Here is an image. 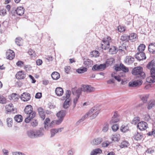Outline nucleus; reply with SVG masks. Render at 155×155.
<instances>
[{
	"label": "nucleus",
	"instance_id": "6e6d98bb",
	"mask_svg": "<svg viewBox=\"0 0 155 155\" xmlns=\"http://www.w3.org/2000/svg\"><path fill=\"white\" fill-rule=\"evenodd\" d=\"M71 94V91L70 90H68L66 92L65 95L66 96L65 98L66 99L70 98V97Z\"/></svg>",
	"mask_w": 155,
	"mask_h": 155
},
{
	"label": "nucleus",
	"instance_id": "37998d69",
	"mask_svg": "<svg viewBox=\"0 0 155 155\" xmlns=\"http://www.w3.org/2000/svg\"><path fill=\"white\" fill-rule=\"evenodd\" d=\"M109 125L107 123H105L104 124L103 128H102V131L104 132H106L109 129Z\"/></svg>",
	"mask_w": 155,
	"mask_h": 155
},
{
	"label": "nucleus",
	"instance_id": "0eeeda50",
	"mask_svg": "<svg viewBox=\"0 0 155 155\" xmlns=\"http://www.w3.org/2000/svg\"><path fill=\"white\" fill-rule=\"evenodd\" d=\"M82 91L87 93H90L94 92L95 88L91 85H83L82 86Z\"/></svg>",
	"mask_w": 155,
	"mask_h": 155
},
{
	"label": "nucleus",
	"instance_id": "f3484780",
	"mask_svg": "<svg viewBox=\"0 0 155 155\" xmlns=\"http://www.w3.org/2000/svg\"><path fill=\"white\" fill-rule=\"evenodd\" d=\"M26 134L28 137L30 138L34 139L36 138L35 130H28L27 131Z\"/></svg>",
	"mask_w": 155,
	"mask_h": 155
},
{
	"label": "nucleus",
	"instance_id": "7ed1b4c3",
	"mask_svg": "<svg viewBox=\"0 0 155 155\" xmlns=\"http://www.w3.org/2000/svg\"><path fill=\"white\" fill-rule=\"evenodd\" d=\"M133 75H135L141 79L145 78V73L143 71V68L141 67H137L133 68L132 72Z\"/></svg>",
	"mask_w": 155,
	"mask_h": 155
},
{
	"label": "nucleus",
	"instance_id": "13d9d810",
	"mask_svg": "<svg viewBox=\"0 0 155 155\" xmlns=\"http://www.w3.org/2000/svg\"><path fill=\"white\" fill-rule=\"evenodd\" d=\"M74 153V149L72 148L69 150L67 152L68 155H72Z\"/></svg>",
	"mask_w": 155,
	"mask_h": 155
},
{
	"label": "nucleus",
	"instance_id": "338daca9",
	"mask_svg": "<svg viewBox=\"0 0 155 155\" xmlns=\"http://www.w3.org/2000/svg\"><path fill=\"white\" fill-rule=\"evenodd\" d=\"M114 61V60L113 59H111L110 60L107 59L106 62V63L110 64H112Z\"/></svg>",
	"mask_w": 155,
	"mask_h": 155
},
{
	"label": "nucleus",
	"instance_id": "774afa93",
	"mask_svg": "<svg viewBox=\"0 0 155 155\" xmlns=\"http://www.w3.org/2000/svg\"><path fill=\"white\" fill-rule=\"evenodd\" d=\"M13 155H24V154L22 153L21 152H15L13 153Z\"/></svg>",
	"mask_w": 155,
	"mask_h": 155
},
{
	"label": "nucleus",
	"instance_id": "423d86ee",
	"mask_svg": "<svg viewBox=\"0 0 155 155\" xmlns=\"http://www.w3.org/2000/svg\"><path fill=\"white\" fill-rule=\"evenodd\" d=\"M150 72V76L147 78L146 81L149 83L155 82V68L151 69Z\"/></svg>",
	"mask_w": 155,
	"mask_h": 155
},
{
	"label": "nucleus",
	"instance_id": "58836bf2",
	"mask_svg": "<svg viewBox=\"0 0 155 155\" xmlns=\"http://www.w3.org/2000/svg\"><path fill=\"white\" fill-rule=\"evenodd\" d=\"M16 44L18 46H20L22 45V40L21 38L18 37L15 40Z\"/></svg>",
	"mask_w": 155,
	"mask_h": 155
},
{
	"label": "nucleus",
	"instance_id": "2f4dec72",
	"mask_svg": "<svg viewBox=\"0 0 155 155\" xmlns=\"http://www.w3.org/2000/svg\"><path fill=\"white\" fill-rule=\"evenodd\" d=\"M52 78L54 80L58 79L60 77L59 74L57 72H54L51 74Z\"/></svg>",
	"mask_w": 155,
	"mask_h": 155
},
{
	"label": "nucleus",
	"instance_id": "c85d7f7f",
	"mask_svg": "<svg viewBox=\"0 0 155 155\" xmlns=\"http://www.w3.org/2000/svg\"><path fill=\"white\" fill-rule=\"evenodd\" d=\"M155 105V100H152L148 103L147 105V108L149 110L151 109Z\"/></svg>",
	"mask_w": 155,
	"mask_h": 155
},
{
	"label": "nucleus",
	"instance_id": "f03ea898",
	"mask_svg": "<svg viewBox=\"0 0 155 155\" xmlns=\"http://www.w3.org/2000/svg\"><path fill=\"white\" fill-rule=\"evenodd\" d=\"M24 110L25 113L28 115L25 119V122L28 123L29 122L31 119L35 116L36 113L35 111H33V108L31 105H27Z\"/></svg>",
	"mask_w": 155,
	"mask_h": 155
},
{
	"label": "nucleus",
	"instance_id": "603ef678",
	"mask_svg": "<svg viewBox=\"0 0 155 155\" xmlns=\"http://www.w3.org/2000/svg\"><path fill=\"white\" fill-rule=\"evenodd\" d=\"M31 125L34 127L37 126L38 125V122L37 120H33L31 122Z\"/></svg>",
	"mask_w": 155,
	"mask_h": 155
},
{
	"label": "nucleus",
	"instance_id": "e433bc0d",
	"mask_svg": "<svg viewBox=\"0 0 155 155\" xmlns=\"http://www.w3.org/2000/svg\"><path fill=\"white\" fill-rule=\"evenodd\" d=\"M15 120L18 122H20L22 121V117L20 115H17L14 117Z\"/></svg>",
	"mask_w": 155,
	"mask_h": 155
},
{
	"label": "nucleus",
	"instance_id": "864d4df0",
	"mask_svg": "<svg viewBox=\"0 0 155 155\" xmlns=\"http://www.w3.org/2000/svg\"><path fill=\"white\" fill-rule=\"evenodd\" d=\"M119 127L117 124H116L113 125L112 127V129L114 131H116L119 128Z\"/></svg>",
	"mask_w": 155,
	"mask_h": 155
},
{
	"label": "nucleus",
	"instance_id": "9d476101",
	"mask_svg": "<svg viewBox=\"0 0 155 155\" xmlns=\"http://www.w3.org/2000/svg\"><path fill=\"white\" fill-rule=\"evenodd\" d=\"M135 58L139 61L145 59L146 58L144 53L140 52L136 54L135 55Z\"/></svg>",
	"mask_w": 155,
	"mask_h": 155
},
{
	"label": "nucleus",
	"instance_id": "052dcab7",
	"mask_svg": "<svg viewBox=\"0 0 155 155\" xmlns=\"http://www.w3.org/2000/svg\"><path fill=\"white\" fill-rule=\"evenodd\" d=\"M110 144L109 142H103L102 143L101 146L102 147H107Z\"/></svg>",
	"mask_w": 155,
	"mask_h": 155
},
{
	"label": "nucleus",
	"instance_id": "bf43d9fd",
	"mask_svg": "<svg viewBox=\"0 0 155 155\" xmlns=\"http://www.w3.org/2000/svg\"><path fill=\"white\" fill-rule=\"evenodd\" d=\"M28 54L31 55L32 57L35 56V52L31 49H29L28 52Z\"/></svg>",
	"mask_w": 155,
	"mask_h": 155
},
{
	"label": "nucleus",
	"instance_id": "393cba45",
	"mask_svg": "<svg viewBox=\"0 0 155 155\" xmlns=\"http://www.w3.org/2000/svg\"><path fill=\"white\" fill-rule=\"evenodd\" d=\"M55 92L57 96H61L63 95L64 93V91L61 87H58L56 88Z\"/></svg>",
	"mask_w": 155,
	"mask_h": 155
},
{
	"label": "nucleus",
	"instance_id": "ea45409f",
	"mask_svg": "<svg viewBox=\"0 0 155 155\" xmlns=\"http://www.w3.org/2000/svg\"><path fill=\"white\" fill-rule=\"evenodd\" d=\"M140 121V118L139 117H136L134 118L132 121L131 123L134 125H135L137 123H138Z\"/></svg>",
	"mask_w": 155,
	"mask_h": 155
},
{
	"label": "nucleus",
	"instance_id": "1a4fd4ad",
	"mask_svg": "<svg viewBox=\"0 0 155 155\" xmlns=\"http://www.w3.org/2000/svg\"><path fill=\"white\" fill-rule=\"evenodd\" d=\"M106 68V65L105 64H101L100 65L95 64L93 66L92 70L94 71H102Z\"/></svg>",
	"mask_w": 155,
	"mask_h": 155
},
{
	"label": "nucleus",
	"instance_id": "79ce46f5",
	"mask_svg": "<svg viewBox=\"0 0 155 155\" xmlns=\"http://www.w3.org/2000/svg\"><path fill=\"white\" fill-rule=\"evenodd\" d=\"M120 67L121 68V70L124 73H127L128 72L129 69L128 68L125 66L122 63L120 64Z\"/></svg>",
	"mask_w": 155,
	"mask_h": 155
},
{
	"label": "nucleus",
	"instance_id": "f8f14e48",
	"mask_svg": "<svg viewBox=\"0 0 155 155\" xmlns=\"http://www.w3.org/2000/svg\"><path fill=\"white\" fill-rule=\"evenodd\" d=\"M72 93L76 97H80L81 92L82 91V88H79L76 89V88H73L71 90Z\"/></svg>",
	"mask_w": 155,
	"mask_h": 155
},
{
	"label": "nucleus",
	"instance_id": "de8ad7c7",
	"mask_svg": "<svg viewBox=\"0 0 155 155\" xmlns=\"http://www.w3.org/2000/svg\"><path fill=\"white\" fill-rule=\"evenodd\" d=\"M7 124L9 127H12L13 124L12 119L11 118H8L7 120Z\"/></svg>",
	"mask_w": 155,
	"mask_h": 155
},
{
	"label": "nucleus",
	"instance_id": "e2e57ef3",
	"mask_svg": "<svg viewBox=\"0 0 155 155\" xmlns=\"http://www.w3.org/2000/svg\"><path fill=\"white\" fill-rule=\"evenodd\" d=\"M79 97H76L74 99V107L76 105V104L77 103V102L78 100V99L79 98Z\"/></svg>",
	"mask_w": 155,
	"mask_h": 155
},
{
	"label": "nucleus",
	"instance_id": "8fccbe9b",
	"mask_svg": "<svg viewBox=\"0 0 155 155\" xmlns=\"http://www.w3.org/2000/svg\"><path fill=\"white\" fill-rule=\"evenodd\" d=\"M50 121V119L49 118H46L44 122L45 127L47 129L48 127V123Z\"/></svg>",
	"mask_w": 155,
	"mask_h": 155
},
{
	"label": "nucleus",
	"instance_id": "b1692460",
	"mask_svg": "<svg viewBox=\"0 0 155 155\" xmlns=\"http://www.w3.org/2000/svg\"><path fill=\"white\" fill-rule=\"evenodd\" d=\"M16 13L19 15H22L24 13L25 9L22 7H18L15 10Z\"/></svg>",
	"mask_w": 155,
	"mask_h": 155
},
{
	"label": "nucleus",
	"instance_id": "0e129e2a",
	"mask_svg": "<svg viewBox=\"0 0 155 155\" xmlns=\"http://www.w3.org/2000/svg\"><path fill=\"white\" fill-rule=\"evenodd\" d=\"M42 96V94L41 93H37L36 94L35 97L36 98L39 99Z\"/></svg>",
	"mask_w": 155,
	"mask_h": 155
},
{
	"label": "nucleus",
	"instance_id": "c9c22d12",
	"mask_svg": "<svg viewBox=\"0 0 155 155\" xmlns=\"http://www.w3.org/2000/svg\"><path fill=\"white\" fill-rule=\"evenodd\" d=\"M117 48L115 46H112L110 48L109 50V52L110 54H115L117 51Z\"/></svg>",
	"mask_w": 155,
	"mask_h": 155
},
{
	"label": "nucleus",
	"instance_id": "6e6552de",
	"mask_svg": "<svg viewBox=\"0 0 155 155\" xmlns=\"http://www.w3.org/2000/svg\"><path fill=\"white\" fill-rule=\"evenodd\" d=\"M119 116V115L118 114L117 111H115L114 113L111 120L110 121V124H113L119 122L120 120L118 118Z\"/></svg>",
	"mask_w": 155,
	"mask_h": 155
},
{
	"label": "nucleus",
	"instance_id": "7c9ffc66",
	"mask_svg": "<svg viewBox=\"0 0 155 155\" xmlns=\"http://www.w3.org/2000/svg\"><path fill=\"white\" fill-rule=\"evenodd\" d=\"M143 137V136L142 133L137 132L134 134V139L137 140H140Z\"/></svg>",
	"mask_w": 155,
	"mask_h": 155
},
{
	"label": "nucleus",
	"instance_id": "f704fd0d",
	"mask_svg": "<svg viewBox=\"0 0 155 155\" xmlns=\"http://www.w3.org/2000/svg\"><path fill=\"white\" fill-rule=\"evenodd\" d=\"M149 96V94H147L144 95L140 96V98L143 102L145 103L147 102V99Z\"/></svg>",
	"mask_w": 155,
	"mask_h": 155
},
{
	"label": "nucleus",
	"instance_id": "f257e3e1",
	"mask_svg": "<svg viewBox=\"0 0 155 155\" xmlns=\"http://www.w3.org/2000/svg\"><path fill=\"white\" fill-rule=\"evenodd\" d=\"M100 110H97V107H92L88 112L86 113L85 115L83 116L81 119H80L77 123H80L84 121L88 117L90 116L91 114L94 112L91 116V119H92L95 118L100 113Z\"/></svg>",
	"mask_w": 155,
	"mask_h": 155
},
{
	"label": "nucleus",
	"instance_id": "9b49d317",
	"mask_svg": "<svg viewBox=\"0 0 155 155\" xmlns=\"http://www.w3.org/2000/svg\"><path fill=\"white\" fill-rule=\"evenodd\" d=\"M137 127L141 130H145L147 128V124L145 122L141 121L138 124Z\"/></svg>",
	"mask_w": 155,
	"mask_h": 155
},
{
	"label": "nucleus",
	"instance_id": "c756f323",
	"mask_svg": "<svg viewBox=\"0 0 155 155\" xmlns=\"http://www.w3.org/2000/svg\"><path fill=\"white\" fill-rule=\"evenodd\" d=\"M102 153V150L100 148H97L92 150L91 153L90 155H96L100 154Z\"/></svg>",
	"mask_w": 155,
	"mask_h": 155
},
{
	"label": "nucleus",
	"instance_id": "5701e85b",
	"mask_svg": "<svg viewBox=\"0 0 155 155\" xmlns=\"http://www.w3.org/2000/svg\"><path fill=\"white\" fill-rule=\"evenodd\" d=\"M63 129V128H60L57 129H51V130L50 131L51 134V137H53L56 134L59 132H61Z\"/></svg>",
	"mask_w": 155,
	"mask_h": 155
},
{
	"label": "nucleus",
	"instance_id": "39448f33",
	"mask_svg": "<svg viewBox=\"0 0 155 155\" xmlns=\"http://www.w3.org/2000/svg\"><path fill=\"white\" fill-rule=\"evenodd\" d=\"M110 40V38L109 37L107 38H104L101 43V47L102 49L106 50L108 49L110 47L109 41Z\"/></svg>",
	"mask_w": 155,
	"mask_h": 155
},
{
	"label": "nucleus",
	"instance_id": "4be33fe9",
	"mask_svg": "<svg viewBox=\"0 0 155 155\" xmlns=\"http://www.w3.org/2000/svg\"><path fill=\"white\" fill-rule=\"evenodd\" d=\"M25 77L26 74L22 71L18 72L16 75V77L18 79H24Z\"/></svg>",
	"mask_w": 155,
	"mask_h": 155
},
{
	"label": "nucleus",
	"instance_id": "ddd939ff",
	"mask_svg": "<svg viewBox=\"0 0 155 155\" xmlns=\"http://www.w3.org/2000/svg\"><path fill=\"white\" fill-rule=\"evenodd\" d=\"M6 55L7 58L10 60L13 59L15 56L14 52L10 49L7 50Z\"/></svg>",
	"mask_w": 155,
	"mask_h": 155
},
{
	"label": "nucleus",
	"instance_id": "09e8293b",
	"mask_svg": "<svg viewBox=\"0 0 155 155\" xmlns=\"http://www.w3.org/2000/svg\"><path fill=\"white\" fill-rule=\"evenodd\" d=\"M6 102V101L5 98L0 94V103L4 104H5Z\"/></svg>",
	"mask_w": 155,
	"mask_h": 155
},
{
	"label": "nucleus",
	"instance_id": "4468645a",
	"mask_svg": "<svg viewBox=\"0 0 155 155\" xmlns=\"http://www.w3.org/2000/svg\"><path fill=\"white\" fill-rule=\"evenodd\" d=\"M21 100L24 101H27L31 98L30 94L27 92H24L21 94Z\"/></svg>",
	"mask_w": 155,
	"mask_h": 155
},
{
	"label": "nucleus",
	"instance_id": "a211bd4d",
	"mask_svg": "<svg viewBox=\"0 0 155 155\" xmlns=\"http://www.w3.org/2000/svg\"><path fill=\"white\" fill-rule=\"evenodd\" d=\"M84 64L86 68L91 67L93 64V61L89 59H84Z\"/></svg>",
	"mask_w": 155,
	"mask_h": 155
},
{
	"label": "nucleus",
	"instance_id": "49530a36",
	"mask_svg": "<svg viewBox=\"0 0 155 155\" xmlns=\"http://www.w3.org/2000/svg\"><path fill=\"white\" fill-rule=\"evenodd\" d=\"M129 130V127L127 126L123 125L120 127V130L123 132H125Z\"/></svg>",
	"mask_w": 155,
	"mask_h": 155
},
{
	"label": "nucleus",
	"instance_id": "dca6fc26",
	"mask_svg": "<svg viewBox=\"0 0 155 155\" xmlns=\"http://www.w3.org/2000/svg\"><path fill=\"white\" fill-rule=\"evenodd\" d=\"M102 141V138L101 137H98L94 139L91 143L92 145H97L100 144Z\"/></svg>",
	"mask_w": 155,
	"mask_h": 155
},
{
	"label": "nucleus",
	"instance_id": "4c0bfd02",
	"mask_svg": "<svg viewBox=\"0 0 155 155\" xmlns=\"http://www.w3.org/2000/svg\"><path fill=\"white\" fill-rule=\"evenodd\" d=\"M155 66V63L153 61H151L149 62L147 66V68L151 70V69L154 68V67Z\"/></svg>",
	"mask_w": 155,
	"mask_h": 155
},
{
	"label": "nucleus",
	"instance_id": "c03bdc74",
	"mask_svg": "<svg viewBox=\"0 0 155 155\" xmlns=\"http://www.w3.org/2000/svg\"><path fill=\"white\" fill-rule=\"evenodd\" d=\"M129 145V144L128 142L126 141H124L121 143L120 146L121 148H123L127 147Z\"/></svg>",
	"mask_w": 155,
	"mask_h": 155
},
{
	"label": "nucleus",
	"instance_id": "a18cd8bd",
	"mask_svg": "<svg viewBox=\"0 0 155 155\" xmlns=\"http://www.w3.org/2000/svg\"><path fill=\"white\" fill-rule=\"evenodd\" d=\"M120 40L122 41H128L129 40L128 36L124 35H122L120 38Z\"/></svg>",
	"mask_w": 155,
	"mask_h": 155
},
{
	"label": "nucleus",
	"instance_id": "cd10ccee",
	"mask_svg": "<svg viewBox=\"0 0 155 155\" xmlns=\"http://www.w3.org/2000/svg\"><path fill=\"white\" fill-rule=\"evenodd\" d=\"M134 58L130 56H126L125 58V63L127 64H132L134 61Z\"/></svg>",
	"mask_w": 155,
	"mask_h": 155
},
{
	"label": "nucleus",
	"instance_id": "680f3d73",
	"mask_svg": "<svg viewBox=\"0 0 155 155\" xmlns=\"http://www.w3.org/2000/svg\"><path fill=\"white\" fill-rule=\"evenodd\" d=\"M24 64V62L21 61H18L16 63V64L18 66L21 67Z\"/></svg>",
	"mask_w": 155,
	"mask_h": 155
},
{
	"label": "nucleus",
	"instance_id": "20e7f679",
	"mask_svg": "<svg viewBox=\"0 0 155 155\" xmlns=\"http://www.w3.org/2000/svg\"><path fill=\"white\" fill-rule=\"evenodd\" d=\"M66 114V110H61L57 114V116L58 118V120L56 121L57 124H59L62 122Z\"/></svg>",
	"mask_w": 155,
	"mask_h": 155
},
{
	"label": "nucleus",
	"instance_id": "a19ab883",
	"mask_svg": "<svg viewBox=\"0 0 155 155\" xmlns=\"http://www.w3.org/2000/svg\"><path fill=\"white\" fill-rule=\"evenodd\" d=\"M145 45L143 44H140L139 46L138 49L140 52H143L145 48Z\"/></svg>",
	"mask_w": 155,
	"mask_h": 155
},
{
	"label": "nucleus",
	"instance_id": "a878e982",
	"mask_svg": "<svg viewBox=\"0 0 155 155\" xmlns=\"http://www.w3.org/2000/svg\"><path fill=\"white\" fill-rule=\"evenodd\" d=\"M70 105V99H66L63 104V107L65 109H67L69 107Z\"/></svg>",
	"mask_w": 155,
	"mask_h": 155
},
{
	"label": "nucleus",
	"instance_id": "72a5a7b5",
	"mask_svg": "<svg viewBox=\"0 0 155 155\" xmlns=\"http://www.w3.org/2000/svg\"><path fill=\"white\" fill-rule=\"evenodd\" d=\"M87 68L86 67H82L76 70V71L79 74L84 73L87 71Z\"/></svg>",
	"mask_w": 155,
	"mask_h": 155
},
{
	"label": "nucleus",
	"instance_id": "6ab92c4d",
	"mask_svg": "<svg viewBox=\"0 0 155 155\" xmlns=\"http://www.w3.org/2000/svg\"><path fill=\"white\" fill-rule=\"evenodd\" d=\"M6 108V113L8 114V112H13L14 113V111L15 109L13 108V104L10 103L8 105H7L5 106Z\"/></svg>",
	"mask_w": 155,
	"mask_h": 155
},
{
	"label": "nucleus",
	"instance_id": "69168bd1",
	"mask_svg": "<svg viewBox=\"0 0 155 155\" xmlns=\"http://www.w3.org/2000/svg\"><path fill=\"white\" fill-rule=\"evenodd\" d=\"M118 31L120 32H122L123 31H124L125 30V29L124 27H122L120 26L118 27Z\"/></svg>",
	"mask_w": 155,
	"mask_h": 155
},
{
	"label": "nucleus",
	"instance_id": "473e14b6",
	"mask_svg": "<svg viewBox=\"0 0 155 155\" xmlns=\"http://www.w3.org/2000/svg\"><path fill=\"white\" fill-rule=\"evenodd\" d=\"M129 40L131 41H135L137 37V35L134 33L131 34L128 36Z\"/></svg>",
	"mask_w": 155,
	"mask_h": 155
},
{
	"label": "nucleus",
	"instance_id": "bb28decb",
	"mask_svg": "<svg viewBox=\"0 0 155 155\" xmlns=\"http://www.w3.org/2000/svg\"><path fill=\"white\" fill-rule=\"evenodd\" d=\"M36 138L40 137L44 135V130L43 129L40 128L39 130H35Z\"/></svg>",
	"mask_w": 155,
	"mask_h": 155
},
{
	"label": "nucleus",
	"instance_id": "3c124183",
	"mask_svg": "<svg viewBox=\"0 0 155 155\" xmlns=\"http://www.w3.org/2000/svg\"><path fill=\"white\" fill-rule=\"evenodd\" d=\"M7 14L6 11L5 9L2 8L0 10V15L4 16Z\"/></svg>",
	"mask_w": 155,
	"mask_h": 155
},
{
	"label": "nucleus",
	"instance_id": "412c9836",
	"mask_svg": "<svg viewBox=\"0 0 155 155\" xmlns=\"http://www.w3.org/2000/svg\"><path fill=\"white\" fill-rule=\"evenodd\" d=\"M38 111L41 118L43 120L45 118V114L43 109L41 107H39L38 109Z\"/></svg>",
	"mask_w": 155,
	"mask_h": 155
},
{
	"label": "nucleus",
	"instance_id": "5fc2aeb1",
	"mask_svg": "<svg viewBox=\"0 0 155 155\" xmlns=\"http://www.w3.org/2000/svg\"><path fill=\"white\" fill-rule=\"evenodd\" d=\"M111 139L112 140L114 141H118L119 140L118 136L116 134L112 135Z\"/></svg>",
	"mask_w": 155,
	"mask_h": 155
},
{
	"label": "nucleus",
	"instance_id": "aec40b11",
	"mask_svg": "<svg viewBox=\"0 0 155 155\" xmlns=\"http://www.w3.org/2000/svg\"><path fill=\"white\" fill-rule=\"evenodd\" d=\"M148 49L149 52L152 54H155V42L150 43L148 46Z\"/></svg>",
	"mask_w": 155,
	"mask_h": 155
},
{
	"label": "nucleus",
	"instance_id": "2eb2a0df",
	"mask_svg": "<svg viewBox=\"0 0 155 155\" xmlns=\"http://www.w3.org/2000/svg\"><path fill=\"white\" fill-rule=\"evenodd\" d=\"M142 83V80H139L133 82H130L129 83V85L130 87H136L140 85Z\"/></svg>",
	"mask_w": 155,
	"mask_h": 155
},
{
	"label": "nucleus",
	"instance_id": "4d7b16f0",
	"mask_svg": "<svg viewBox=\"0 0 155 155\" xmlns=\"http://www.w3.org/2000/svg\"><path fill=\"white\" fill-rule=\"evenodd\" d=\"M147 135L149 136L153 135L154 137H155V130L153 129L152 130L151 132H149L147 134Z\"/></svg>",
	"mask_w": 155,
	"mask_h": 155
}]
</instances>
